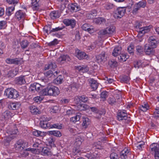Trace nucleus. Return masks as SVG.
<instances>
[{"label":"nucleus","instance_id":"f257e3e1","mask_svg":"<svg viewBox=\"0 0 159 159\" xmlns=\"http://www.w3.org/2000/svg\"><path fill=\"white\" fill-rule=\"evenodd\" d=\"M43 143L40 140L37 139H36L35 143L33 144V146L34 147H37L38 148L36 149L40 151V153L44 156H49L51 154V152L49 148L47 147H43Z\"/></svg>","mask_w":159,"mask_h":159},{"label":"nucleus","instance_id":"f03ea898","mask_svg":"<svg viewBox=\"0 0 159 159\" xmlns=\"http://www.w3.org/2000/svg\"><path fill=\"white\" fill-rule=\"evenodd\" d=\"M17 132V130L15 127H14L13 130L12 128L8 129L7 130V133L9 135L7 136L4 139L2 143L4 146L6 147L8 146L9 145L10 142L12 139L14 138Z\"/></svg>","mask_w":159,"mask_h":159},{"label":"nucleus","instance_id":"7ed1b4c3","mask_svg":"<svg viewBox=\"0 0 159 159\" xmlns=\"http://www.w3.org/2000/svg\"><path fill=\"white\" fill-rule=\"evenodd\" d=\"M142 22H136L135 24V27L137 29V31L138 34L137 36L139 38H141L144 34L149 31V26H142Z\"/></svg>","mask_w":159,"mask_h":159},{"label":"nucleus","instance_id":"20e7f679","mask_svg":"<svg viewBox=\"0 0 159 159\" xmlns=\"http://www.w3.org/2000/svg\"><path fill=\"white\" fill-rule=\"evenodd\" d=\"M4 95L10 99H16L19 96V93L12 88H8L4 91Z\"/></svg>","mask_w":159,"mask_h":159},{"label":"nucleus","instance_id":"39448f33","mask_svg":"<svg viewBox=\"0 0 159 159\" xmlns=\"http://www.w3.org/2000/svg\"><path fill=\"white\" fill-rule=\"evenodd\" d=\"M115 33V27L112 26L107 27L102 30L99 31L98 33L99 34L111 36L113 34Z\"/></svg>","mask_w":159,"mask_h":159},{"label":"nucleus","instance_id":"423d86ee","mask_svg":"<svg viewBox=\"0 0 159 159\" xmlns=\"http://www.w3.org/2000/svg\"><path fill=\"white\" fill-rule=\"evenodd\" d=\"M125 12V7H119L115 11L114 16L116 19L120 18L124 15Z\"/></svg>","mask_w":159,"mask_h":159},{"label":"nucleus","instance_id":"0eeeda50","mask_svg":"<svg viewBox=\"0 0 159 159\" xmlns=\"http://www.w3.org/2000/svg\"><path fill=\"white\" fill-rule=\"evenodd\" d=\"M150 148L155 153V159H158L159 158V144L153 143L150 145Z\"/></svg>","mask_w":159,"mask_h":159},{"label":"nucleus","instance_id":"6e6552de","mask_svg":"<svg viewBox=\"0 0 159 159\" xmlns=\"http://www.w3.org/2000/svg\"><path fill=\"white\" fill-rule=\"evenodd\" d=\"M82 28L90 34L93 33L97 31V30L93 26L87 23L83 24L82 26Z\"/></svg>","mask_w":159,"mask_h":159},{"label":"nucleus","instance_id":"1a4fd4ad","mask_svg":"<svg viewBox=\"0 0 159 159\" xmlns=\"http://www.w3.org/2000/svg\"><path fill=\"white\" fill-rule=\"evenodd\" d=\"M27 143L22 140H19L15 144V147L16 149L20 152L23 151L24 148L27 146Z\"/></svg>","mask_w":159,"mask_h":159},{"label":"nucleus","instance_id":"9d476101","mask_svg":"<svg viewBox=\"0 0 159 159\" xmlns=\"http://www.w3.org/2000/svg\"><path fill=\"white\" fill-rule=\"evenodd\" d=\"M28 151H31V152L35 154H38L40 153V151L38 150V149L37 150L36 148H28L25 150L22 151L20 153L22 157H25L29 155Z\"/></svg>","mask_w":159,"mask_h":159},{"label":"nucleus","instance_id":"9b49d317","mask_svg":"<svg viewBox=\"0 0 159 159\" xmlns=\"http://www.w3.org/2000/svg\"><path fill=\"white\" fill-rule=\"evenodd\" d=\"M96 57L98 63L101 64L104 63L107 60L104 52H102L101 54L96 56Z\"/></svg>","mask_w":159,"mask_h":159},{"label":"nucleus","instance_id":"f8f14e48","mask_svg":"<svg viewBox=\"0 0 159 159\" xmlns=\"http://www.w3.org/2000/svg\"><path fill=\"white\" fill-rule=\"evenodd\" d=\"M76 56L80 60L84 59H88L89 57L84 52H81L79 50L76 51Z\"/></svg>","mask_w":159,"mask_h":159},{"label":"nucleus","instance_id":"ddd939ff","mask_svg":"<svg viewBox=\"0 0 159 159\" xmlns=\"http://www.w3.org/2000/svg\"><path fill=\"white\" fill-rule=\"evenodd\" d=\"M149 45L156 48L158 43V39L155 36H151L148 39Z\"/></svg>","mask_w":159,"mask_h":159},{"label":"nucleus","instance_id":"4468645a","mask_svg":"<svg viewBox=\"0 0 159 159\" xmlns=\"http://www.w3.org/2000/svg\"><path fill=\"white\" fill-rule=\"evenodd\" d=\"M63 22L66 26H70L72 28L74 27L76 24L75 20L73 19H66L63 20Z\"/></svg>","mask_w":159,"mask_h":159},{"label":"nucleus","instance_id":"2eb2a0df","mask_svg":"<svg viewBox=\"0 0 159 159\" xmlns=\"http://www.w3.org/2000/svg\"><path fill=\"white\" fill-rule=\"evenodd\" d=\"M52 90V86H48L47 88L42 90V94L46 96H53V94Z\"/></svg>","mask_w":159,"mask_h":159},{"label":"nucleus","instance_id":"dca6fc26","mask_svg":"<svg viewBox=\"0 0 159 159\" xmlns=\"http://www.w3.org/2000/svg\"><path fill=\"white\" fill-rule=\"evenodd\" d=\"M155 48H153L152 46H151L150 45L148 46L146 44L144 46V51L146 54L148 55L152 54L154 53V49Z\"/></svg>","mask_w":159,"mask_h":159},{"label":"nucleus","instance_id":"f3484780","mask_svg":"<svg viewBox=\"0 0 159 159\" xmlns=\"http://www.w3.org/2000/svg\"><path fill=\"white\" fill-rule=\"evenodd\" d=\"M120 96L119 94L117 95L116 97L111 96L109 98L108 102L111 105L115 104L120 100Z\"/></svg>","mask_w":159,"mask_h":159},{"label":"nucleus","instance_id":"a211bd4d","mask_svg":"<svg viewBox=\"0 0 159 159\" xmlns=\"http://www.w3.org/2000/svg\"><path fill=\"white\" fill-rule=\"evenodd\" d=\"M26 76L21 75L16 79V82L18 84H22L26 83L25 80L27 78Z\"/></svg>","mask_w":159,"mask_h":159},{"label":"nucleus","instance_id":"6ab92c4d","mask_svg":"<svg viewBox=\"0 0 159 159\" xmlns=\"http://www.w3.org/2000/svg\"><path fill=\"white\" fill-rule=\"evenodd\" d=\"M127 116V113L125 110L120 111H118L117 114V118L119 120H121L123 119H125Z\"/></svg>","mask_w":159,"mask_h":159},{"label":"nucleus","instance_id":"aec40b11","mask_svg":"<svg viewBox=\"0 0 159 159\" xmlns=\"http://www.w3.org/2000/svg\"><path fill=\"white\" fill-rule=\"evenodd\" d=\"M18 69H15L9 70L6 75V76L8 78L13 77L17 75L18 72Z\"/></svg>","mask_w":159,"mask_h":159},{"label":"nucleus","instance_id":"412c9836","mask_svg":"<svg viewBox=\"0 0 159 159\" xmlns=\"http://www.w3.org/2000/svg\"><path fill=\"white\" fill-rule=\"evenodd\" d=\"M75 68L80 73H86L89 70L88 67L85 65L77 66H76Z\"/></svg>","mask_w":159,"mask_h":159},{"label":"nucleus","instance_id":"4be33fe9","mask_svg":"<svg viewBox=\"0 0 159 159\" xmlns=\"http://www.w3.org/2000/svg\"><path fill=\"white\" fill-rule=\"evenodd\" d=\"M25 14L23 11L20 10L17 11L15 13V18L18 20L24 18Z\"/></svg>","mask_w":159,"mask_h":159},{"label":"nucleus","instance_id":"5701e85b","mask_svg":"<svg viewBox=\"0 0 159 159\" xmlns=\"http://www.w3.org/2000/svg\"><path fill=\"white\" fill-rule=\"evenodd\" d=\"M129 151L127 148H124L120 153V156L122 159H125L127 157V155Z\"/></svg>","mask_w":159,"mask_h":159},{"label":"nucleus","instance_id":"b1692460","mask_svg":"<svg viewBox=\"0 0 159 159\" xmlns=\"http://www.w3.org/2000/svg\"><path fill=\"white\" fill-rule=\"evenodd\" d=\"M121 48L120 46H118L116 47L113 49L112 55L114 57H116L118 55L121 54Z\"/></svg>","mask_w":159,"mask_h":159},{"label":"nucleus","instance_id":"393cba45","mask_svg":"<svg viewBox=\"0 0 159 159\" xmlns=\"http://www.w3.org/2000/svg\"><path fill=\"white\" fill-rule=\"evenodd\" d=\"M20 104L18 102H11L8 105V108L12 110L17 109L20 106Z\"/></svg>","mask_w":159,"mask_h":159},{"label":"nucleus","instance_id":"a878e982","mask_svg":"<svg viewBox=\"0 0 159 159\" xmlns=\"http://www.w3.org/2000/svg\"><path fill=\"white\" fill-rule=\"evenodd\" d=\"M89 81L93 90H95L97 88L98 84L96 81L92 79H90L89 80Z\"/></svg>","mask_w":159,"mask_h":159},{"label":"nucleus","instance_id":"bb28decb","mask_svg":"<svg viewBox=\"0 0 159 159\" xmlns=\"http://www.w3.org/2000/svg\"><path fill=\"white\" fill-rule=\"evenodd\" d=\"M39 0H31L32 7L34 10H37L39 9L38 2Z\"/></svg>","mask_w":159,"mask_h":159},{"label":"nucleus","instance_id":"cd10ccee","mask_svg":"<svg viewBox=\"0 0 159 159\" xmlns=\"http://www.w3.org/2000/svg\"><path fill=\"white\" fill-rule=\"evenodd\" d=\"M129 57L128 55H127L125 53H122L120 54L119 57H118V60L121 62H123L125 61Z\"/></svg>","mask_w":159,"mask_h":159},{"label":"nucleus","instance_id":"c85d7f7f","mask_svg":"<svg viewBox=\"0 0 159 159\" xmlns=\"http://www.w3.org/2000/svg\"><path fill=\"white\" fill-rule=\"evenodd\" d=\"M69 8L72 11L76 12L80 9V8L76 3L71 4L69 5Z\"/></svg>","mask_w":159,"mask_h":159},{"label":"nucleus","instance_id":"c756f323","mask_svg":"<svg viewBox=\"0 0 159 159\" xmlns=\"http://www.w3.org/2000/svg\"><path fill=\"white\" fill-rule=\"evenodd\" d=\"M93 21L97 24H103L105 23L106 20L103 18L99 17L94 18Z\"/></svg>","mask_w":159,"mask_h":159},{"label":"nucleus","instance_id":"7c9ffc66","mask_svg":"<svg viewBox=\"0 0 159 159\" xmlns=\"http://www.w3.org/2000/svg\"><path fill=\"white\" fill-rule=\"evenodd\" d=\"M60 14L58 11H54L50 13V16L52 19H56L60 16Z\"/></svg>","mask_w":159,"mask_h":159},{"label":"nucleus","instance_id":"2f4dec72","mask_svg":"<svg viewBox=\"0 0 159 159\" xmlns=\"http://www.w3.org/2000/svg\"><path fill=\"white\" fill-rule=\"evenodd\" d=\"M48 133L57 137H60L61 136V133L58 130L49 131L48 132Z\"/></svg>","mask_w":159,"mask_h":159},{"label":"nucleus","instance_id":"473e14b6","mask_svg":"<svg viewBox=\"0 0 159 159\" xmlns=\"http://www.w3.org/2000/svg\"><path fill=\"white\" fill-rule=\"evenodd\" d=\"M83 139L80 136H77L75 138L74 145L77 147H79L81 144Z\"/></svg>","mask_w":159,"mask_h":159},{"label":"nucleus","instance_id":"72a5a7b5","mask_svg":"<svg viewBox=\"0 0 159 159\" xmlns=\"http://www.w3.org/2000/svg\"><path fill=\"white\" fill-rule=\"evenodd\" d=\"M40 125L41 127L43 128H50L51 125L46 121H41L40 122Z\"/></svg>","mask_w":159,"mask_h":159},{"label":"nucleus","instance_id":"f704fd0d","mask_svg":"<svg viewBox=\"0 0 159 159\" xmlns=\"http://www.w3.org/2000/svg\"><path fill=\"white\" fill-rule=\"evenodd\" d=\"M30 109L31 113L34 114L39 113V110L36 107L34 106H31L30 107Z\"/></svg>","mask_w":159,"mask_h":159},{"label":"nucleus","instance_id":"c9c22d12","mask_svg":"<svg viewBox=\"0 0 159 159\" xmlns=\"http://www.w3.org/2000/svg\"><path fill=\"white\" fill-rule=\"evenodd\" d=\"M15 10L14 7H10L7 8L6 14L8 16H11L13 12Z\"/></svg>","mask_w":159,"mask_h":159},{"label":"nucleus","instance_id":"e433bc0d","mask_svg":"<svg viewBox=\"0 0 159 159\" xmlns=\"http://www.w3.org/2000/svg\"><path fill=\"white\" fill-rule=\"evenodd\" d=\"M81 116V114H77L75 116L71 117L70 118V121L75 123L76 122L79 121Z\"/></svg>","mask_w":159,"mask_h":159},{"label":"nucleus","instance_id":"4c0bfd02","mask_svg":"<svg viewBox=\"0 0 159 159\" xmlns=\"http://www.w3.org/2000/svg\"><path fill=\"white\" fill-rule=\"evenodd\" d=\"M47 144L51 147L54 146V139L51 137L48 138L46 140Z\"/></svg>","mask_w":159,"mask_h":159},{"label":"nucleus","instance_id":"58836bf2","mask_svg":"<svg viewBox=\"0 0 159 159\" xmlns=\"http://www.w3.org/2000/svg\"><path fill=\"white\" fill-rule=\"evenodd\" d=\"M52 92L53 93V96H56L58 95L60 93V91L59 89L57 87L52 86Z\"/></svg>","mask_w":159,"mask_h":159},{"label":"nucleus","instance_id":"ea45409f","mask_svg":"<svg viewBox=\"0 0 159 159\" xmlns=\"http://www.w3.org/2000/svg\"><path fill=\"white\" fill-rule=\"evenodd\" d=\"M149 108V106L147 103L144 104L140 106V109L143 112L146 111Z\"/></svg>","mask_w":159,"mask_h":159},{"label":"nucleus","instance_id":"a19ab883","mask_svg":"<svg viewBox=\"0 0 159 159\" xmlns=\"http://www.w3.org/2000/svg\"><path fill=\"white\" fill-rule=\"evenodd\" d=\"M89 124V119L86 117H83V123L82 125L84 126L85 128H86L87 126Z\"/></svg>","mask_w":159,"mask_h":159},{"label":"nucleus","instance_id":"79ce46f5","mask_svg":"<svg viewBox=\"0 0 159 159\" xmlns=\"http://www.w3.org/2000/svg\"><path fill=\"white\" fill-rule=\"evenodd\" d=\"M63 77L61 75L58 76L54 80V82L57 84H59L62 83Z\"/></svg>","mask_w":159,"mask_h":159},{"label":"nucleus","instance_id":"37998d69","mask_svg":"<svg viewBox=\"0 0 159 159\" xmlns=\"http://www.w3.org/2000/svg\"><path fill=\"white\" fill-rule=\"evenodd\" d=\"M62 128V125L61 124L56 123L50 125V128H56L58 129H61Z\"/></svg>","mask_w":159,"mask_h":159},{"label":"nucleus","instance_id":"c03bdc74","mask_svg":"<svg viewBox=\"0 0 159 159\" xmlns=\"http://www.w3.org/2000/svg\"><path fill=\"white\" fill-rule=\"evenodd\" d=\"M43 30L48 34L52 32V30L51 29V26L50 25H46L44 27Z\"/></svg>","mask_w":159,"mask_h":159},{"label":"nucleus","instance_id":"a18cd8bd","mask_svg":"<svg viewBox=\"0 0 159 159\" xmlns=\"http://www.w3.org/2000/svg\"><path fill=\"white\" fill-rule=\"evenodd\" d=\"M12 114L9 111H6L3 113V116L5 118L8 119L11 118Z\"/></svg>","mask_w":159,"mask_h":159},{"label":"nucleus","instance_id":"49530a36","mask_svg":"<svg viewBox=\"0 0 159 159\" xmlns=\"http://www.w3.org/2000/svg\"><path fill=\"white\" fill-rule=\"evenodd\" d=\"M6 62L8 64H15L18 63L17 61L15 59H11L10 58H7L6 60Z\"/></svg>","mask_w":159,"mask_h":159},{"label":"nucleus","instance_id":"de8ad7c7","mask_svg":"<svg viewBox=\"0 0 159 159\" xmlns=\"http://www.w3.org/2000/svg\"><path fill=\"white\" fill-rule=\"evenodd\" d=\"M75 110L74 109L70 108L69 109H68L66 111V115L68 116H70L75 114Z\"/></svg>","mask_w":159,"mask_h":159},{"label":"nucleus","instance_id":"09e8293b","mask_svg":"<svg viewBox=\"0 0 159 159\" xmlns=\"http://www.w3.org/2000/svg\"><path fill=\"white\" fill-rule=\"evenodd\" d=\"M32 133L34 135L36 136H42L43 134L42 132L37 130H33Z\"/></svg>","mask_w":159,"mask_h":159},{"label":"nucleus","instance_id":"8fccbe9b","mask_svg":"<svg viewBox=\"0 0 159 159\" xmlns=\"http://www.w3.org/2000/svg\"><path fill=\"white\" fill-rule=\"evenodd\" d=\"M135 5L139 7V8L141 7H144L146 5V2L144 1H141L139 2L137 4Z\"/></svg>","mask_w":159,"mask_h":159},{"label":"nucleus","instance_id":"3c124183","mask_svg":"<svg viewBox=\"0 0 159 159\" xmlns=\"http://www.w3.org/2000/svg\"><path fill=\"white\" fill-rule=\"evenodd\" d=\"M78 107L79 108V110L80 111L85 110L88 106L84 104H81L78 105Z\"/></svg>","mask_w":159,"mask_h":159},{"label":"nucleus","instance_id":"603ef678","mask_svg":"<svg viewBox=\"0 0 159 159\" xmlns=\"http://www.w3.org/2000/svg\"><path fill=\"white\" fill-rule=\"evenodd\" d=\"M43 98V96H39L34 98V100L35 102L38 103L42 101Z\"/></svg>","mask_w":159,"mask_h":159},{"label":"nucleus","instance_id":"864d4df0","mask_svg":"<svg viewBox=\"0 0 159 159\" xmlns=\"http://www.w3.org/2000/svg\"><path fill=\"white\" fill-rule=\"evenodd\" d=\"M59 110V108L57 106H55L52 107L50 109V111L51 113H55L57 112Z\"/></svg>","mask_w":159,"mask_h":159},{"label":"nucleus","instance_id":"5fc2aeb1","mask_svg":"<svg viewBox=\"0 0 159 159\" xmlns=\"http://www.w3.org/2000/svg\"><path fill=\"white\" fill-rule=\"evenodd\" d=\"M110 157L111 159H118V155L116 153L113 152L111 153Z\"/></svg>","mask_w":159,"mask_h":159},{"label":"nucleus","instance_id":"6e6d98bb","mask_svg":"<svg viewBox=\"0 0 159 159\" xmlns=\"http://www.w3.org/2000/svg\"><path fill=\"white\" fill-rule=\"evenodd\" d=\"M117 64V62L114 60H111L109 62V65L111 67L116 66Z\"/></svg>","mask_w":159,"mask_h":159},{"label":"nucleus","instance_id":"4d7b16f0","mask_svg":"<svg viewBox=\"0 0 159 159\" xmlns=\"http://www.w3.org/2000/svg\"><path fill=\"white\" fill-rule=\"evenodd\" d=\"M6 23L5 21H0V29H3L6 26Z\"/></svg>","mask_w":159,"mask_h":159},{"label":"nucleus","instance_id":"13d9d810","mask_svg":"<svg viewBox=\"0 0 159 159\" xmlns=\"http://www.w3.org/2000/svg\"><path fill=\"white\" fill-rule=\"evenodd\" d=\"M45 75L48 77H50L52 76H54L53 72L51 70H49L48 71L46 72L45 73Z\"/></svg>","mask_w":159,"mask_h":159},{"label":"nucleus","instance_id":"bf43d9fd","mask_svg":"<svg viewBox=\"0 0 159 159\" xmlns=\"http://www.w3.org/2000/svg\"><path fill=\"white\" fill-rule=\"evenodd\" d=\"M114 7L113 4L111 3H108L106 4L105 6V8L107 10H109L112 8Z\"/></svg>","mask_w":159,"mask_h":159},{"label":"nucleus","instance_id":"052dcab7","mask_svg":"<svg viewBox=\"0 0 159 159\" xmlns=\"http://www.w3.org/2000/svg\"><path fill=\"white\" fill-rule=\"evenodd\" d=\"M28 45V43L27 40H24L21 43V46L23 49L26 48Z\"/></svg>","mask_w":159,"mask_h":159},{"label":"nucleus","instance_id":"680f3d73","mask_svg":"<svg viewBox=\"0 0 159 159\" xmlns=\"http://www.w3.org/2000/svg\"><path fill=\"white\" fill-rule=\"evenodd\" d=\"M107 93L106 91H103L101 94V97L104 100L107 97Z\"/></svg>","mask_w":159,"mask_h":159},{"label":"nucleus","instance_id":"e2e57ef3","mask_svg":"<svg viewBox=\"0 0 159 159\" xmlns=\"http://www.w3.org/2000/svg\"><path fill=\"white\" fill-rule=\"evenodd\" d=\"M131 50H130V54L133 55L134 52V49L135 48V46L133 43H131L130 45V48Z\"/></svg>","mask_w":159,"mask_h":159},{"label":"nucleus","instance_id":"0e129e2a","mask_svg":"<svg viewBox=\"0 0 159 159\" xmlns=\"http://www.w3.org/2000/svg\"><path fill=\"white\" fill-rule=\"evenodd\" d=\"M154 117H159V107H157L155 109V111L154 112Z\"/></svg>","mask_w":159,"mask_h":159},{"label":"nucleus","instance_id":"69168bd1","mask_svg":"<svg viewBox=\"0 0 159 159\" xmlns=\"http://www.w3.org/2000/svg\"><path fill=\"white\" fill-rule=\"evenodd\" d=\"M58 43L57 40V39H54L53 41H52L48 43L49 46H52L57 45Z\"/></svg>","mask_w":159,"mask_h":159},{"label":"nucleus","instance_id":"338daca9","mask_svg":"<svg viewBox=\"0 0 159 159\" xmlns=\"http://www.w3.org/2000/svg\"><path fill=\"white\" fill-rule=\"evenodd\" d=\"M121 81L123 82L127 83L129 82V77L126 76H124L122 77Z\"/></svg>","mask_w":159,"mask_h":159},{"label":"nucleus","instance_id":"774afa93","mask_svg":"<svg viewBox=\"0 0 159 159\" xmlns=\"http://www.w3.org/2000/svg\"><path fill=\"white\" fill-rule=\"evenodd\" d=\"M79 100H80L84 102H85L88 100V98L86 97L83 95L80 97V98H79Z\"/></svg>","mask_w":159,"mask_h":159}]
</instances>
